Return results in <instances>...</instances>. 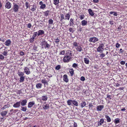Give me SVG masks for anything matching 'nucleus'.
Returning a JSON list of instances; mask_svg holds the SVG:
<instances>
[{"mask_svg": "<svg viewBox=\"0 0 127 127\" xmlns=\"http://www.w3.org/2000/svg\"><path fill=\"white\" fill-rule=\"evenodd\" d=\"M101 48L100 47H98L97 49V51L100 52V51L101 50Z\"/></svg>", "mask_w": 127, "mask_h": 127, "instance_id": "nucleus-61", "label": "nucleus"}, {"mask_svg": "<svg viewBox=\"0 0 127 127\" xmlns=\"http://www.w3.org/2000/svg\"><path fill=\"white\" fill-rule=\"evenodd\" d=\"M104 108V106L103 105L98 106L96 108V110L98 111H101Z\"/></svg>", "mask_w": 127, "mask_h": 127, "instance_id": "nucleus-8", "label": "nucleus"}, {"mask_svg": "<svg viewBox=\"0 0 127 127\" xmlns=\"http://www.w3.org/2000/svg\"><path fill=\"white\" fill-rule=\"evenodd\" d=\"M46 7V5L45 4H43L40 6V8L42 9H44Z\"/></svg>", "mask_w": 127, "mask_h": 127, "instance_id": "nucleus-40", "label": "nucleus"}, {"mask_svg": "<svg viewBox=\"0 0 127 127\" xmlns=\"http://www.w3.org/2000/svg\"><path fill=\"white\" fill-rule=\"evenodd\" d=\"M24 72L27 74H29L31 73L30 71L27 67H25L24 69Z\"/></svg>", "mask_w": 127, "mask_h": 127, "instance_id": "nucleus-5", "label": "nucleus"}, {"mask_svg": "<svg viewBox=\"0 0 127 127\" xmlns=\"http://www.w3.org/2000/svg\"><path fill=\"white\" fill-rule=\"evenodd\" d=\"M120 44H119L118 43H117L116 44V47L117 48L119 47L120 46Z\"/></svg>", "mask_w": 127, "mask_h": 127, "instance_id": "nucleus-55", "label": "nucleus"}, {"mask_svg": "<svg viewBox=\"0 0 127 127\" xmlns=\"http://www.w3.org/2000/svg\"><path fill=\"white\" fill-rule=\"evenodd\" d=\"M54 4L57 5L58 4L59 2V0H54Z\"/></svg>", "mask_w": 127, "mask_h": 127, "instance_id": "nucleus-35", "label": "nucleus"}, {"mask_svg": "<svg viewBox=\"0 0 127 127\" xmlns=\"http://www.w3.org/2000/svg\"><path fill=\"white\" fill-rule=\"evenodd\" d=\"M98 39L97 38L95 37H91L89 38V41L90 42H93L94 43L97 42L98 41Z\"/></svg>", "mask_w": 127, "mask_h": 127, "instance_id": "nucleus-2", "label": "nucleus"}, {"mask_svg": "<svg viewBox=\"0 0 127 127\" xmlns=\"http://www.w3.org/2000/svg\"><path fill=\"white\" fill-rule=\"evenodd\" d=\"M25 77V76H22L20 77V82H22L24 81Z\"/></svg>", "mask_w": 127, "mask_h": 127, "instance_id": "nucleus-18", "label": "nucleus"}, {"mask_svg": "<svg viewBox=\"0 0 127 127\" xmlns=\"http://www.w3.org/2000/svg\"><path fill=\"white\" fill-rule=\"evenodd\" d=\"M8 112L7 111H4L0 113L1 115L3 116H5Z\"/></svg>", "mask_w": 127, "mask_h": 127, "instance_id": "nucleus-16", "label": "nucleus"}, {"mask_svg": "<svg viewBox=\"0 0 127 127\" xmlns=\"http://www.w3.org/2000/svg\"><path fill=\"white\" fill-rule=\"evenodd\" d=\"M120 63L121 65H124L125 64V61H121L120 62Z\"/></svg>", "mask_w": 127, "mask_h": 127, "instance_id": "nucleus-54", "label": "nucleus"}, {"mask_svg": "<svg viewBox=\"0 0 127 127\" xmlns=\"http://www.w3.org/2000/svg\"><path fill=\"white\" fill-rule=\"evenodd\" d=\"M50 11L49 10H47L45 11L43 13L45 15V16H48L49 15V13Z\"/></svg>", "mask_w": 127, "mask_h": 127, "instance_id": "nucleus-30", "label": "nucleus"}, {"mask_svg": "<svg viewBox=\"0 0 127 127\" xmlns=\"http://www.w3.org/2000/svg\"><path fill=\"white\" fill-rule=\"evenodd\" d=\"M2 54L4 56H6L7 55V52L6 51H4L2 53Z\"/></svg>", "mask_w": 127, "mask_h": 127, "instance_id": "nucleus-51", "label": "nucleus"}, {"mask_svg": "<svg viewBox=\"0 0 127 127\" xmlns=\"http://www.w3.org/2000/svg\"><path fill=\"white\" fill-rule=\"evenodd\" d=\"M61 66L60 65H58L56 66L55 69L57 70H59Z\"/></svg>", "mask_w": 127, "mask_h": 127, "instance_id": "nucleus-45", "label": "nucleus"}, {"mask_svg": "<svg viewBox=\"0 0 127 127\" xmlns=\"http://www.w3.org/2000/svg\"><path fill=\"white\" fill-rule=\"evenodd\" d=\"M45 46L44 47L45 49H49L50 47V45L48 44L47 42H46V44H45Z\"/></svg>", "mask_w": 127, "mask_h": 127, "instance_id": "nucleus-22", "label": "nucleus"}, {"mask_svg": "<svg viewBox=\"0 0 127 127\" xmlns=\"http://www.w3.org/2000/svg\"><path fill=\"white\" fill-rule=\"evenodd\" d=\"M32 25L30 23H29L28 24L27 27L28 28H30L31 27Z\"/></svg>", "mask_w": 127, "mask_h": 127, "instance_id": "nucleus-56", "label": "nucleus"}, {"mask_svg": "<svg viewBox=\"0 0 127 127\" xmlns=\"http://www.w3.org/2000/svg\"><path fill=\"white\" fill-rule=\"evenodd\" d=\"M17 73L19 76L20 77L23 76L24 75L23 73L21 72H19V71Z\"/></svg>", "mask_w": 127, "mask_h": 127, "instance_id": "nucleus-34", "label": "nucleus"}, {"mask_svg": "<svg viewBox=\"0 0 127 127\" xmlns=\"http://www.w3.org/2000/svg\"><path fill=\"white\" fill-rule=\"evenodd\" d=\"M72 58L69 57L68 56H67L66 55L63 59V61L64 63L68 62L70 61V60L72 59Z\"/></svg>", "mask_w": 127, "mask_h": 127, "instance_id": "nucleus-1", "label": "nucleus"}, {"mask_svg": "<svg viewBox=\"0 0 127 127\" xmlns=\"http://www.w3.org/2000/svg\"><path fill=\"white\" fill-rule=\"evenodd\" d=\"M47 42L45 41L44 40H43L42 41H41L40 43V45L42 46V48H44L45 46V44H46Z\"/></svg>", "mask_w": 127, "mask_h": 127, "instance_id": "nucleus-11", "label": "nucleus"}, {"mask_svg": "<svg viewBox=\"0 0 127 127\" xmlns=\"http://www.w3.org/2000/svg\"><path fill=\"white\" fill-rule=\"evenodd\" d=\"M47 97L46 96H43L42 97V99L43 100H46L47 99Z\"/></svg>", "mask_w": 127, "mask_h": 127, "instance_id": "nucleus-38", "label": "nucleus"}, {"mask_svg": "<svg viewBox=\"0 0 127 127\" xmlns=\"http://www.w3.org/2000/svg\"><path fill=\"white\" fill-rule=\"evenodd\" d=\"M105 56V55L103 53H102L100 55V57H102V58L104 57Z\"/></svg>", "mask_w": 127, "mask_h": 127, "instance_id": "nucleus-57", "label": "nucleus"}, {"mask_svg": "<svg viewBox=\"0 0 127 127\" xmlns=\"http://www.w3.org/2000/svg\"><path fill=\"white\" fill-rule=\"evenodd\" d=\"M73 45L74 46H77V47L78 46L77 44V43L76 42H74L73 44Z\"/></svg>", "mask_w": 127, "mask_h": 127, "instance_id": "nucleus-58", "label": "nucleus"}, {"mask_svg": "<svg viewBox=\"0 0 127 127\" xmlns=\"http://www.w3.org/2000/svg\"><path fill=\"white\" fill-rule=\"evenodd\" d=\"M80 79L82 81H85V79L84 77L82 76L80 78Z\"/></svg>", "mask_w": 127, "mask_h": 127, "instance_id": "nucleus-48", "label": "nucleus"}, {"mask_svg": "<svg viewBox=\"0 0 127 127\" xmlns=\"http://www.w3.org/2000/svg\"><path fill=\"white\" fill-rule=\"evenodd\" d=\"M74 24L73 19L72 18H71L70 19V26H73Z\"/></svg>", "mask_w": 127, "mask_h": 127, "instance_id": "nucleus-17", "label": "nucleus"}, {"mask_svg": "<svg viewBox=\"0 0 127 127\" xmlns=\"http://www.w3.org/2000/svg\"><path fill=\"white\" fill-rule=\"evenodd\" d=\"M78 64L76 63H74L72 65V67L74 68H76L78 67Z\"/></svg>", "mask_w": 127, "mask_h": 127, "instance_id": "nucleus-43", "label": "nucleus"}, {"mask_svg": "<svg viewBox=\"0 0 127 127\" xmlns=\"http://www.w3.org/2000/svg\"><path fill=\"white\" fill-rule=\"evenodd\" d=\"M11 7V3L9 2H7L6 3L5 7L8 9L10 8Z\"/></svg>", "mask_w": 127, "mask_h": 127, "instance_id": "nucleus-9", "label": "nucleus"}, {"mask_svg": "<svg viewBox=\"0 0 127 127\" xmlns=\"http://www.w3.org/2000/svg\"><path fill=\"white\" fill-rule=\"evenodd\" d=\"M70 16V15L68 13L65 15V17H66V18H65L64 19L65 20L67 19V20H69Z\"/></svg>", "mask_w": 127, "mask_h": 127, "instance_id": "nucleus-31", "label": "nucleus"}, {"mask_svg": "<svg viewBox=\"0 0 127 127\" xmlns=\"http://www.w3.org/2000/svg\"><path fill=\"white\" fill-rule=\"evenodd\" d=\"M8 106L7 105H5L1 109L3 110L5 109V108H8Z\"/></svg>", "mask_w": 127, "mask_h": 127, "instance_id": "nucleus-44", "label": "nucleus"}, {"mask_svg": "<svg viewBox=\"0 0 127 127\" xmlns=\"http://www.w3.org/2000/svg\"><path fill=\"white\" fill-rule=\"evenodd\" d=\"M84 15H83V16L81 15L80 17V18L82 20L84 19Z\"/></svg>", "mask_w": 127, "mask_h": 127, "instance_id": "nucleus-64", "label": "nucleus"}, {"mask_svg": "<svg viewBox=\"0 0 127 127\" xmlns=\"http://www.w3.org/2000/svg\"><path fill=\"white\" fill-rule=\"evenodd\" d=\"M64 80L66 82H67L68 81V79L67 78V76L66 74H65L64 75Z\"/></svg>", "mask_w": 127, "mask_h": 127, "instance_id": "nucleus-13", "label": "nucleus"}, {"mask_svg": "<svg viewBox=\"0 0 127 127\" xmlns=\"http://www.w3.org/2000/svg\"><path fill=\"white\" fill-rule=\"evenodd\" d=\"M65 55L67 56H68L69 57L72 58L73 55L72 53V51L70 50H68L67 51Z\"/></svg>", "mask_w": 127, "mask_h": 127, "instance_id": "nucleus-3", "label": "nucleus"}, {"mask_svg": "<svg viewBox=\"0 0 127 127\" xmlns=\"http://www.w3.org/2000/svg\"><path fill=\"white\" fill-rule=\"evenodd\" d=\"M49 105L48 104H46L45 105H44L43 107V108L45 109H47L49 108Z\"/></svg>", "mask_w": 127, "mask_h": 127, "instance_id": "nucleus-39", "label": "nucleus"}, {"mask_svg": "<svg viewBox=\"0 0 127 127\" xmlns=\"http://www.w3.org/2000/svg\"><path fill=\"white\" fill-rule=\"evenodd\" d=\"M69 31L70 32H72L73 33L74 31H73V29L72 28H70L69 29Z\"/></svg>", "mask_w": 127, "mask_h": 127, "instance_id": "nucleus-53", "label": "nucleus"}, {"mask_svg": "<svg viewBox=\"0 0 127 127\" xmlns=\"http://www.w3.org/2000/svg\"><path fill=\"white\" fill-rule=\"evenodd\" d=\"M20 54L22 56H23L24 55V53L22 51L20 52Z\"/></svg>", "mask_w": 127, "mask_h": 127, "instance_id": "nucleus-60", "label": "nucleus"}, {"mask_svg": "<svg viewBox=\"0 0 127 127\" xmlns=\"http://www.w3.org/2000/svg\"><path fill=\"white\" fill-rule=\"evenodd\" d=\"M34 39L35 38L32 36L30 40V42L31 43L33 42L34 40Z\"/></svg>", "mask_w": 127, "mask_h": 127, "instance_id": "nucleus-41", "label": "nucleus"}, {"mask_svg": "<svg viewBox=\"0 0 127 127\" xmlns=\"http://www.w3.org/2000/svg\"><path fill=\"white\" fill-rule=\"evenodd\" d=\"M19 8V6L16 4H15L14 6V11L15 12H18V9Z\"/></svg>", "mask_w": 127, "mask_h": 127, "instance_id": "nucleus-4", "label": "nucleus"}, {"mask_svg": "<svg viewBox=\"0 0 127 127\" xmlns=\"http://www.w3.org/2000/svg\"><path fill=\"white\" fill-rule=\"evenodd\" d=\"M38 36L39 35H42L44 34V31L42 30H39L38 31Z\"/></svg>", "mask_w": 127, "mask_h": 127, "instance_id": "nucleus-12", "label": "nucleus"}, {"mask_svg": "<svg viewBox=\"0 0 127 127\" xmlns=\"http://www.w3.org/2000/svg\"><path fill=\"white\" fill-rule=\"evenodd\" d=\"M21 110L25 112L27 110V107H21Z\"/></svg>", "mask_w": 127, "mask_h": 127, "instance_id": "nucleus-28", "label": "nucleus"}, {"mask_svg": "<svg viewBox=\"0 0 127 127\" xmlns=\"http://www.w3.org/2000/svg\"><path fill=\"white\" fill-rule=\"evenodd\" d=\"M104 121L103 119H101L100 120L99 122L98 123V126H100L102 125V124L104 123Z\"/></svg>", "mask_w": 127, "mask_h": 127, "instance_id": "nucleus-10", "label": "nucleus"}, {"mask_svg": "<svg viewBox=\"0 0 127 127\" xmlns=\"http://www.w3.org/2000/svg\"><path fill=\"white\" fill-rule=\"evenodd\" d=\"M65 52V51L64 50L62 51L61 52H60V55H64V54Z\"/></svg>", "mask_w": 127, "mask_h": 127, "instance_id": "nucleus-47", "label": "nucleus"}, {"mask_svg": "<svg viewBox=\"0 0 127 127\" xmlns=\"http://www.w3.org/2000/svg\"><path fill=\"white\" fill-rule=\"evenodd\" d=\"M41 82L42 83L44 84H46L47 83V81L46 80H42Z\"/></svg>", "mask_w": 127, "mask_h": 127, "instance_id": "nucleus-46", "label": "nucleus"}, {"mask_svg": "<svg viewBox=\"0 0 127 127\" xmlns=\"http://www.w3.org/2000/svg\"><path fill=\"white\" fill-rule=\"evenodd\" d=\"M89 106L90 108L93 106V105L92 104V103L89 104Z\"/></svg>", "mask_w": 127, "mask_h": 127, "instance_id": "nucleus-63", "label": "nucleus"}, {"mask_svg": "<svg viewBox=\"0 0 127 127\" xmlns=\"http://www.w3.org/2000/svg\"><path fill=\"white\" fill-rule=\"evenodd\" d=\"M72 104L75 106H77L78 105V102L75 100H72Z\"/></svg>", "mask_w": 127, "mask_h": 127, "instance_id": "nucleus-21", "label": "nucleus"}, {"mask_svg": "<svg viewBox=\"0 0 127 127\" xmlns=\"http://www.w3.org/2000/svg\"><path fill=\"white\" fill-rule=\"evenodd\" d=\"M61 18H62V19H64L65 18H64V15L63 14L61 15Z\"/></svg>", "mask_w": 127, "mask_h": 127, "instance_id": "nucleus-59", "label": "nucleus"}, {"mask_svg": "<svg viewBox=\"0 0 127 127\" xmlns=\"http://www.w3.org/2000/svg\"><path fill=\"white\" fill-rule=\"evenodd\" d=\"M109 23L111 25H114V22L113 21H109Z\"/></svg>", "mask_w": 127, "mask_h": 127, "instance_id": "nucleus-62", "label": "nucleus"}, {"mask_svg": "<svg viewBox=\"0 0 127 127\" xmlns=\"http://www.w3.org/2000/svg\"><path fill=\"white\" fill-rule=\"evenodd\" d=\"M71 70L69 71V72L70 73L71 75L72 76L74 74V70L72 68L70 69Z\"/></svg>", "mask_w": 127, "mask_h": 127, "instance_id": "nucleus-36", "label": "nucleus"}, {"mask_svg": "<svg viewBox=\"0 0 127 127\" xmlns=\"http://www.w3.org/2000/svg\"><path fill=\"white\" fill-rule=\"evenodd\" d=\"M67 104L69 105H70L72 104V100H69L67 101Z\"/></svg>", "mask_w": 127, "mask_h": 127, "instance_id": "nucleus-29", "label": "nucleus"}, {"mask_svg": "<svg viewBox=\"0 0 127 127\" xmlns=\"http://www.w3.org/2000/svg\"><path fill=\"white\" fill-rule=\"evenodd\" d=\"M86 103L85 101H82L81 103V107L82 108L84 107L86 105Z\"/></svg>", "mask_w": 127, "mask_h": 127, "instance_id": "nucleus-32", "label": "nucleus"}, {"mask_svg": "<svg viewBox=\"0 0 127 127\" xmlns=\"http://www.w3.org/2000/svg\"><path fill=\"white\" fill-rule=\"evenodd\" d=\"M110 14H113L114 16H117V13L116 12H113V11H111L110 12Z\"/></svg>", "mask_w": 127, "mask_h": 127, "instance_id": "nucleus-33", "label": "nucleus"}, {"mask_svg": "<svg viewBox=\"0 0 127 127\" xmlns=\"http://www.w3.org/2000/svg\"><path fill=\"white\" fill-rule=\"evenodd\" d=\"M25 5L27 8H28L29 7V3L28 2H26Z\"/></svg>", "mask_w": 127, "mask_h": 127, "instance_id": "nucleus-52", "label": "nucleus"}, {"mask_svg": "<svg viewBox=\"0 0 127 127\" xmlns=\"http://www.w3.org/2000/svg\"><path fill=\"white\" fill-rule=\"evenodd\" d=\"M49 23L50 24H52L53 23V20L52 19H50L49 20Z\"/></svg>", "mask_w": 127, "mask_h": 127, "instance_id": "nucleus-42", "label": "nucleus"}, {"mask_svg": "<svg viewBox=\"0 0 127 127\" xmlns=\"http://www.w3.org/2000/svg\"><path fill=\"white\" fill-rule=\"evenodd\" d=\"M88 11L89 14L92 16H93L94 15V13L93 12L92 10L91 9H89L88 10Z\"/></svg>", "mask_w": 127, "mask_h": 127, "instance_id": "nucleus-24", "label": "nucleus"}, {"mask_svg": "<svg viewBox=\"0 0 127 127\" xmlns=\"http://www.w3.org/2000/svg\"><path fill=\"white\" fill-rule=\"evenodd\" d=\"M4 58V57L2 55L0 54V59L3 60Z\"/></svg>", "mask_w": 127, "mask_h": 127, "instance_id": "nucleus-49", "label": "nucleus"}, {"mask_svg": "<svg viewBox=\"0 0 127 127\" xmlns=\"http://www.w3.org/2000/svg\"><path fill=\"white\" fill-rule=\"evenodd\" d=\"M38 33L37 32H34L33 33V34L32 36L33 37H34L35 38V37L37 36H38Z\"/></svg>", "mask_w": 127, "mask_h": 127, "instance_id": "nucleus-37", "label": "nucleus"}, {"mask_svg": "<svg viewBox=\"0 0 127 127\" xmlns=\"http://www.w3.org/2000/svg\"><path fill=\"white\" fill-rule=\"evenodd\" d=\"M84 61L85 63L87 64H88L89 63V60L87 58H84Z\"/></svg>", "mask_w": 127, "mask_h": 127, "instance_id": "nucleus-27", "label": "nucleus"}, {"mask_svg": "<svg viewBox=\"0 0 127 127\" xmlns=\"http://www.w3.org/2000/svg\"><path fill=\"white\" fill-rule=\"evenodd\" d=\"M34 104V102H30L28 104V108H31L32 106Z\"/></svg>", "mask_w": 127, "mask_h": 127, "instance_id": "nucleus-15", "label": "nucleus"}, {"mask_svg": "<svg viewBox=\"0 0 127 127\" xmlns=\"http://www.w3.org/2000/svg\"><path fill=\"white\" fill-rule=\"evenodd\" d=\"M76 49L77 51L79 52H81L82 50V47L80 46H78L76 47Z\"/></svg>", "mask_w": 127, "mask_h": 127, "instance_id": "nucleus-23", "label": "nucleus"}, {"mask_svg": "<svg viewBox=\"0 0 127 127\" xmlns=\"http://www.w3.org/2000/svg\"><path fill=\"white\" fill-rule=\"evenodd\" d=\"M87 22L85 20H84L82 21L81 24L82 26H84L87 25Z\"/></svg>", "mask_w": 127, "mask_h": 127, "instance_id": "nucleus-26", "label": "nucleus"}, {"mask_svg": "<svg viewBox=\"0 0 127 127\" xmlns=\"http://www.w3.org/2000/svg\"><path fill=\"white\" fill-rule=\"evenodd\" d=\"M11 41L10 39L7 40L5 42V45L7 46H9L10 44Z\"/></svg>", "mask_w": 127, "mask_h": 127, "instance_id": "nucleus-14", "label": "nucleus"}, {"mask_svg": "<svg viewBox=\"0 0 127 127\" xmlns=\"http://www.w3.org/2000/svg\"><path fill=\"white\" fill-rule=\"evenodd\" d=\"M42 85L41 83L37 84L36 85V87L37 89H40L42 87Z\"/></svg>", "mask_w": 127, "mask_h": 127, "instance_id": "nucleus-20", "label": "nucleus"}, {"mask_svg": "<svg viewBox=\"0 0 127 127\" xmlns=\"http://www.w3.org/2000/svg\"><path fill=\"white\" fill-rule=\"evenodd\" d=\"M114 123L115 124H117L120 122V119L119 118H117L115 119L114 121Z\"/></svg>", "mask_w": 127, "mask_h": 127, "instance_id": "nucleus-25", "label": "nucleus"}, {"mask_svg": "<svg viewBox=\"0 0 127 127\" xmlns=\"http://www.w3.org/2000/svg\"><path fill=\"white\" fill-rule=\"evenodd\" d=\"M60 41V40L58 38H57V39H56V41H55V42H56V43L57 44H59V42Z\"/></svg>", "mask_w": 127, "mask_h": 127, "instance_id": "nucleus-50", "label": "nucleus"}, {"mask_svg": "<svg viewBox=\"0 0 127 127\" xmlns=\"http://www.w3.org/2000/svg\"><path fill=\"white\" fill-rule=\"evenodd\" d=\"M105 117L107 119V120L108 122H110L111 121V118L108 115H105Z\"/></svg>", "mask_w": 127, "mask_h": 127, "instance_id": "nucleus-19", "label": "nucleus"}, {"mask_svg": "<svg viewBox=\"0 0 127 127\" xmlns=\"http://www.w3.org/2000/svg\"><path fill=\"white\" fill-rule=\"evenodd\" d=\"M20 101V104H21V105L22 106H25L26 105V104L27 103V100L26 99L21 100Z\"/></svg>", "mask_w": 127, "mask_h": 127, "instance_id": "nucleus-6", "label": "nucleus"}, {"mask_svg": "<svg viewBox=\"0 0 127 127\" xmlns=\"http://www.w3.org/2000/svg\"><path fill=\"white\" fill-rule=\"evenodd\" d=\"M20 106V101L17 102L13 105V107L15 108H18Z\"/></svg>", "mask_w": 127, "mask_h": 127, "instance_id": "nucleus-7", "label": "nucleus"}]
</instances>
